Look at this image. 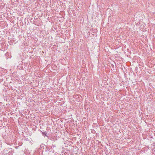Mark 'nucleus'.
<instances>
[{
    "mask_svg": "<svg viewBox=\"0 0 155 155\" xmlns=\"http://www.w3.org/2000/svg\"><path fill=\"white\" fill-rule=\"evenodd\" d=\"M42 134L44 135L47 136V133L46 132H44L42 133Z\"/></svg>",
    "mask_w": 155,
    "mask_h": 155,
    "instance_id": "obj_1",
    "label": "nucleus"
}]
</instances>
